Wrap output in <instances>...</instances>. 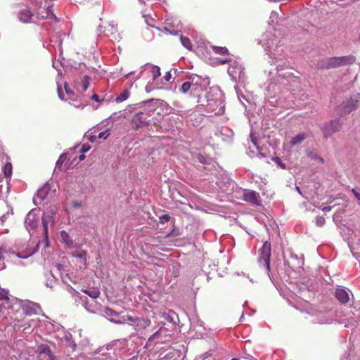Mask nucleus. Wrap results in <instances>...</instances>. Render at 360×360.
Masks as SVG:
<instances>
[{"label":"nucleus","instance_id":"obj_21","mask_svg":"<svg viewBox=\"0 0 360 360\" xmlns=\"http://www.w3.org/2000/svg\"><path fill=\"white\" fill-rule=\"evenodd\" d=\"M72 102H70V104L74 105L75 108H84L86 104L84 103L83 102H82L80 100H78V99H73L72 98V99H70Z\"/></svg>","mask_w":360,"mask_h":360},{"label":"nucleus","instance_id":"obj_34","mask_svg":"<svg viewBox=\"0 0 360 360\" xmlns=\"http://www.w3.org/2000/svg\"><path fill=\"white\" fill-rule=\"evenodd\" d=\"M309 157H311V158H317V159H318V160H319L321 163H323V158L318 156V155H317L316 154H315V153H310L309 154Z\"/></svg>","mask_w":360,"mask_h":360},{"label":"nucleus","instance_id":"obj_12","mask_svg":"<svg viewBox=\"0 0 360 360\" xmlns=\"http://www.w3.org/2000/svg\"><path fill=\"white\" fill-rule=\"evenodd\" d=\"M50 190V185L49 184H44L37 191L38 198H41V200L46 199L49 193Z\"/></svg>","mask_w":360,"mask_h":360},{"label":"nucleus","instance_id":"obj_49","mask_svg":"<svg viewBox=\"0 0 360 360\" xmlns=\"http://www.w3.org/2000/svg\"><path fill=\"white\" fill-rule=\"evenodd\" d=\"M231 360H240L239 359H237V358H233Z\"/></svg>","mask_w":360,"mask_h":360},{"label":"nucleus","instance_id":"obj_43","mask_svg":"<svg viewBox=\"0 0 360 360\" xmlns=\"http://www.w3.org/2000/svg\"><path fill=\"white\" fill-rule=\"evenodd\" d=\"M231 62V60L230 59H225V60H221V64H226V63H229Z\"/></svg>","mask_w":360,"mask_h":360},{"label":"nucleus","instance_id":"obj_18","mask_svg":"<svg viewBox=\"0 0 360 360\" xmlns=\"http://www.w3.org/2000/svg\"><path fill=\"white\" fill-rule=\"evenodd\" d=\"M130 93L128 90L123 91L117 98V103H122L129 97Z\"/></svg>","mask_w":360,"mask_h":360},{"label":"nucleus","instance_id":"obj_23","mask_svg":"<svg viewBox=\"0 0 360 360\" xmlns=\"http://www.w3.org/2000/svg\"><path fill=\"white\" fill-rule=\"evenodd\" d=\"M64 87L68 96L65 100L72 99V96H74V91L68 86V84L66 83L65 84Z\"/></svg>","mask_w":360,"mask_h":360},{"label":"nucleus","instance_id":"obj_6","mask_svg":"<svg viewBox=\"0 0 360 360\" xmlns=\"http://www.w3.org/2000/svg\"><path fill=\"white\" fill-rule=\"evenodd\" d=\"M341 67L338 57H331L324 60L321 65V68L324 69H332Z\"/></svg>","mask_w":360,"mask_h":360},{"label":"nucleus","instance_id":"obj_14","mask_svg":"<svg viewBox=\"0 0 360 360\" xmlns=\"http://www.w3.org/2000/svg\"><path fill=\"white\" fill-rule=\"evenodd\" d=\"M211 49L214 51V53L221 55V56H229V51L226 47L223 46H211Z\"/></svg>","mask_w":360,"mask_h":360},{"label":"nucleus","instance_id":"obj_7","mask_svg":"<svg viewBox=\"0 0 360 360\" xmlns=\"http://www.w3.org/2000/svg\"><path fill=\"white\" fill-rule=\"evenodd\" d=\"M40 307L39 304L34 302H28L23 308L24 312L26 315L32 316L38 314Z\"/></svg>","mask_w":360,"mask_h":360},{"label":"nucleus","instance_id":"obj_16","mask_svg":"<svg viewBox=\"0 0 360 360\" xmlns=\"http://www.w3.org/2000/svg\"><path fill=\"white\" fill-rule=\"evenodd\" d=\"M150 72L152 74V78L153 81H155L158 77L160 76V69L157 65H151Z\"/></svg>","mask_w":360,"mask_h":360},{"label":"nucleus","instance_id":"obj_50","mask_svg":"<svg viewBox=\"0 0 360 360\" xmlns=\"http://www.w3.org/2000/svg\"><path fill=\"white\" fill-rule=\"evenodd\" d=\"M35 226H36V224H33L32 225V227H35Z\"/></svg>","mask_w":360,"mask_h":360},{"label":"nucleus","instance_id":"obj_3","mask_svg":"<svg viewBox=\"0 0 360 360\" xmlns=\"http://www.w3.org/2000/svg\"><path fill=\"white\" fill-rule=\"evenodd\" d=\"M342 128V123L339 120H333L323 125L321 130L323 133V137L328 139L333 134L338 132Z\"/></svg>","mask_w":360,"mask_h":360},{"label":"nucleus","instance_id":"obj_10","mask_svg":"<svg viewBox=\"0 0 360 360\" xmlns=\"http://www.w3.org/2000/svg\"><path fill=\"white\" fill-rule=\"evenodd\" d=\"M33 13L28 9H23L18 14L20 20L25 23L30 22Z\"/></svg>","mask_w":360,"mask_h":360},{"label":"nucleus","instance_id":"obj_37","mask_svg":"<svg viewBox=\"0 0 360 360\" xmlns=\"http://www.w3.org/2000/svg\"><path fill=\"white\" fill-rule=\"evenodd\" d=\"M352 193L355 195V197L360 201V192L357 191L356 189L352 190Z\"/></svg>","mask_w":360,"mask_h":360},{"label":"nucleus","instance_id":"obj_24","mask_svg":"<svg viewBox=\"0 0 360 360\" xmlns=\"http://www.w3.org/2000/svg\"><path fill=\"white\" fill-rule=\"evenodd\" d=\"M272 160L277 164L281 168L285 169H286V165L283 163L279 157H274L272 158Z\"/></svg>","mask_w":360,"mask_h":360},{"label":"nucleus","instance_id":"obj_32","mask_svg":"<svg viewBox=\"0 0 360 360\" xmlns=\"http://www.w3.org/2000/svg\"><path fill=\"white\" fill-rule=\"evenodd\" d=\"M60 236H61L63 240H64V242L68 245L69 244V240H68L69 236H68V233L65 231H60Z\"/></svg>","mask_w":360,"mask_h":360},{"label":"nucleus","instance_id":"obj_38","mask_svg":"<svg viewBox=\"0 0 360 360\" xmlns=\"http://www.w3.org/2000/svg\"><path fill=\"white\" fill-rule=\"evenodd\" d=\"M58 96L61 100H65L64 96L61 92V89L60 87L58 88Z\"/></svg>","mask_w":360,"mask_h":360},{"label":"nucleus","instance_id":"obj_1","mask_svg":"<svg viewBox=\"0 0 360 360\" xmlns=\"http://www.w3.org/2000/svg\"><path fill=\"white\" fill-rule=\"evenodd\" d=\"M258 262L260 266H262L266 271H270V258L271 255V244L265 242L262 248L259 250Z\"/></svg>","mask_w":360,"mask_h":360},{"label":"nucleus","instance_id":"obj_36","mask_svg":"<svg viewBox=\"0 0 360 360\" xmlns=\"http://www.w3.org/2000/svg\"><path fill=\"white\" fill-rule=\"evenodd\" d=\"M6 252V250L3 248H0V260L4 258V255Z\"/></svg>","mask_w":360,"mask_h":360},{"label":"nucleus","instance_id":"obj_39","mask_svg":"<svg viewBox=\"0 0 360 360\" xmlns=\"http://www.w3.org/2000/svg\"><path fill=\"white\" fill-rule=\"evenodd\" d=\"M91 98L96 102L101 101L99 96L97 94H94Z\"/></svg>","mask_w":360,"mask_h":360},{"label":"nucleus","instance_id":"obj_41","mask_svg":"<svg viewBox=\"0 0 360 360\" xmlns=\"http://www.w3.org/2000/svg\"><path fill=\"white\" fill-rule=\"evenodd\" d=\"M332 207L331 206H327V207H324L322 208V210L324 211V212H329L332 210Z\"/></svg>","mask_w":360,"mask_h":360},{"label":"nucleus","instance_id":"obj_26","mask_svg":"<svg viewBox=\"0 0 360 360\" xmlns=\"http://www.w3.org/2000/svg\"><path fill=\"white\" fill-rule=\"evenodd\" d=\"M8 292L4 289L0 288V300H8Z\"/></svg>","mask_w":360,"mask_h":360},{"label":"nucleus","instance_id":"obj_48","mask_svg":"<svg viewBox=\"0 0 360 360\" xmlns=\"http://www.w3.org/2000/svg\"><path fill=\"white\" fill-rule=\"evenodd\" d=\"M34 252H35V250L32 251V252H30V253L29 254V255H33V254L34 253Z\"/></svg>","mask_w":360,"mask_h":360},{"label":"nucleus","instance_id":"obj_29","mask_svg":"<svg viewBox=\"0 0 360 360\" xmlns=\"http://www.w3.org/2000/svg\"><path fill=\"white\" fill-rule=\"evenodd\" d=\"M325 222H326V220L323 217H318L316 219V224L318 226H323Z\"/></svg>","mask_w":360,"mask_h":360},{"label":"nucleus","instance_id":"obj_19","mask_svg":"<svg viewBox=\"0 0 360 360\" xmlns=\"http://www.w3.org/2000/svg\"><path fill=\"white\" fill-rule=\"evenodd\" d=\"M12 165L11 162H6L4 167H3V172L6 176L8 177L12 174Z\"/></svg>","mask_w":360,"mask_h":360},{"label":"nucleus","instance_id":"obj_15","mask_svg":"<svg viewBox=\"0 0 360 360\" xmlns=\"http://www.w3.org/2000/svg\"><path fill=\"white\" fill-rule=\"evenodd\" d=\"M306 138H307V136L305 134H304V133L299 134L292 138V139L290 141V144L292 146H295L297 144H299L301 142H302Z\"/></svg>","mask_w":360,"mask_h":360},{"label":"nucleus","instance_id":"obj_27","mask_svg":"<svg viewBox=\"0 0 360 360\" xmlns=\"http://www.w3.org/2000/svg\"><path fill=\"white\" fill-rule=\"evenodd\" d=\"M110 134L109 129H107L105 131L100 132L98 135V138L106 139L110 136Z\"/></svg>","mask_w":360,"mask_h":360},{"label":"nucleus","instance_id":"obj_4","mask_svg":"<svg viewBox=\"0 0 360 360\" xmlns=\"http://www.w3.org/2000/svg\"><path fill=\"white\" fill-rule=\"evenodd\" d=\"M243 199L252 205H259L261 202L260 195L255 191H247L244 193Z\"/></svg>","mask_w":360,"mask_h":360},{"label":"nucleus","instance_id":"obj_20","mask_svg":"<svg viewBox=\"0 0 360 360\" xmlns=\"http://www.w3.org/2000/svg\"><path fill=\"white\" fill-rule=\"evenodd\" d=\"M67 159V155L66 153H63L60 155L58 160L56 162V167L58 168L59 170L62 169V165L64 163V162Z\"/></svg>","mask_w":360,"mask_h":360},{"label":"nucleus","instance_id":"obj_8","mask_svg":"<svg viewBox=\"0 0 360 360\" xmlns=\"http://www.w3.org/2000/svg\"><path fill=\"white\" fill-rule=\"evenodd\" d=\"M335 295L341 304H346L349 301V294L345 289L337 288Z\"/></svg>","mask_w":360,"mask_h":360},{"label":"nucleus","instance_id":"obj_46","mask_svg":"<svg viewBox=\"0 0 360 360\" xmlns=\"http://www.w3.org/2000/svg\"><path fill=\"white\" fill-rule=\"evenodd\" d=\"M49 360H58V358L54 356L53 354L52 356H51V357L49 358Z\"/></svg>","mask_w":360,"mask_h":360},{"label":"nucleus","instance_id":"obj_22","mask_svg":"<svg viewBox=\"0 0 360 360\" xmlns=\"http://www.w3.org/2000/svg\"><path fill=\"white\" fill-rule=\"evenodd\" d=\"M89 77L87 76H85L82 80V91H86L89 86Z\"/></svg>","mask_w":360,"mask_h":360},{"label":"nucleus","instance_id":"obj_9","mask_svg":"<svg viewBox=\"0 0 360 360\" xmlns=\"http://www.w3.org/2000/svg\"><path fill=\"white\" fill-rule=\"evenodd\" d=\"M197 86L196 83H193V79L191 81H188L182 84L179 89V91L184 94L188 93L190 91H193L195 89V86Z\"/></svg>","mask_w":360,"mask_h":360},{"label":"nucleus","instance_id":"obj_40","mask_svg":"<svg viewBox=\"0 0 360 360\" xmlns=\"http://www.w3.org/2000/svg\"><path fill=\"white\" fill-rule=\"evenodd\" d=\"M82 206V203L78 202V201H74L73 202V207L75 208H79V207Z\"/></svg>","mask_w":360,"mask_h":360},{"label":"nucleus","instance_id":"obj_30","mask_svg":"<svg viewBox=\"0 0 360 360\" xmlns=\"http://www.w3.org/2000/svg\"><path fill=\"white\" fill-rule=\"evenodd\" d=\"M41 353L47 354L49 358L51 357V356L53 355V354L51 353V349L48 346H44L42 347Z\"/></svg>","mask_w":360,"mask_h":360},{"label":"nucleus","instance_id":"obj_5","mask_svg":"<svg viewBox=\"0 0 360 360\" xmlns=\"http://www.w3.org/2000/svg\"><path fill=\"white\" fill-rule=\"evenodd\" d=\"M148 113L144 112H139L136 113L132 119V121L136 124V127H139L142 124H148Z\"/></svg>","mask_w":360,"mask_h":360},{"label":"nucleus","instance_id":"obj_25","mask_svg":"<svg viewBox=\"0 0 360 360\" xmlns=\"http://www.w3.org/2000/svg\"><path fill=\"white\" fill-rule=\"evenodd\" d=\"M49 218H50V216H44L42 217L43 228H44V230L46 233H47L48 223H49Z\"/></svg>","mask_w":360,"mask_h":360},{"label":"nucleus","instance_id":"obj_47","mask_svg":"<svg viewBox=\"0 0 360 360\" xmlns=\"http://www.w3.org/2000/svg\"><path fill=\"white\" fill-rule=\"evenodd\" d=\"M156 333H155V334H153L152 336H150V337L149 338L148 340L150 341V340H153V339L154 338L155 335H156Z\"/></svg>","mask_w":360,"mask_h":360},{"label":"nucleus","instance_id":"obj_42","mask_svg":"<svg viewBox=\"0 0 360 360\" xmlns=\"http://www.w3.org/2000/svg\"><path fill=\"white\" fill-rule=\"evenodd\" d=\"M98 138V136H96V135H93V136H91L90 138H89V140L91 142H94Z\"/></svg>","mask_w":360,"mask_h":360},{"label":"nucleus","instance_id":"obj_35","mask_svg":"<svg viewBox=\"0 0 360 360\" xmlns=\"http://www.w3.org/2000/svg\"><path fill=\"white\" fill-rule=\"evenodd\" d=\"M171 78H172V75H171L170 72H167L163 77V79L166 82H169L171 79Z\"/></svg>","mask_w":360,"mask_h":360},{"label":"nucleus","instance_id":"obj_2","mask_svg":"<svg viewBox=\"0 0 360 360\" xmlns=\"http://www.w3.org/2000/svg\"><path fill=\"white\" fill-rule=\"evenodd\" d=\"M360 105V93L352 95L347 101L342 102L339 108L342 114H348L357 109Z\"/></svg>","mask_w":360,"mask_h":360},{"label":"nucleus","instance_id":"obj_17","mask_svg":"<svg viewBox=\"0 0 360 360\" xmlns=\"http://www.w3.org/2000/svg\"><path fill=\"white\" fill-rule=\"evenodd\" d=\"M180 40H181V44L186 49H187L188 50H192V47H193L192 43H191V40L188 37H184V36H181Z\"/></svg>","mask_w":360,"mask_h":360},{"label":"nucleus","instance_id":"obj_51","mask_svg":"<svg viewBox=\"0 0 360 360\" xmlns=\"http://www.w3.org/2000/svg\"><path fill=\"white\" fill-rule=\"evenodd\" d=\"M51 8L50 6L48 8L49 11H51Z\"/></svg>","mask_w":360,"mask_h":360},{"label":"nucleus","instance_id":"obj_44","mask_svg":"<svg viewBox=\"0 0 360 360\" xmlns=\"http://www.w3.org/2000/svg\"><path fill=\"white\" fill-rule=\"evenodd\" d=\"M84 158H85V155H84V153H82V154L79 156V161H82V160H84Z\"/></svg>","mask_w":360,"mask_h":360},{"label":"nucleus","instance_id":"obj_28","mask_svg":"<svg viewBox=\"0 0 360 360\" xmlns=\"http://www.w3.org/2000/svg\"><path fill=\"white\" fill-rule=\"evenodd\" d=\"M171 217L169 214H162L160 217V222L161 224H164L165 222H168L169 220H170Z\"/></svg>","mask_w":360,"mask_h":360},{"label":"nucleus","instance_id":"obj_33","mask_svg":"<svg viewBox=\"0 0 360 360\" xmlns=\"http://www.w3.org/2000/svg\"><path fill=\"white\" fill-rule=\"evenodd\" d=\"M90 148H91V146L88 143H84L82 146V148L80 149V152L82 153H86L87 151H89L90 150Z\"/></svg>","mask_w":360,"mask_h":360},{"label":"nucleus","instance_id":"obj_31","mask_svg":"<svg viewBox=\"0 0 360 360\" xmlns=\"http://www.w3.org/2000/svg\"><path fill=\"white\" fill-rule=\"evenodd\" d=\"M104 311H105V314L109 316H117V313L110 308H105Z\"/></svg>","mask_w":360,"mask_h":360},{"label":"nucleus","instance_id":"obj_11","mask_svg":"<svg viewBox=\"0 0 360 360\" xmlns=\"http://www.w3.org/2000/svg\"><path fill=\"white\" fill-rule=\"evenodd\" d=\"M338 59L341 67L352 65L356 60V58L353 55L338 57Z\"/></svg>","mask_w":360,"mask_h":360},{"label":"nucleus","instance_id":"obj_45","mask_svg":"<svg viewBox=\"0 0 360 360\" xmlns=\"http://www.w3.org/2000/svg\"><path fill=\"white\" fill-rule=\"evenodd\" d=\"M127 320L134 322L136 320V319H134V318L129 316H127Z\"/></svg>","mask_w":360,"mask_h":360},{"label":"nucleus","instance_id":"obj_13","mask_svg":"<svg viewBox=\"0 0 360 360\" xmlns=\"http://www.w3.org/2000/svg\"><path fill=\"white\" fill-rule=\"evenodd\" d=\"M82 291L88 295L90 297L96 299L100 295V290L97 288H91L89 289H82Z\"/></svg>","mask_w":360,"mask_h":360}]
</instances>
